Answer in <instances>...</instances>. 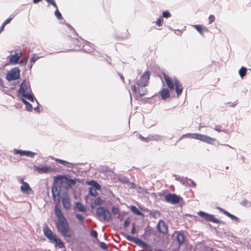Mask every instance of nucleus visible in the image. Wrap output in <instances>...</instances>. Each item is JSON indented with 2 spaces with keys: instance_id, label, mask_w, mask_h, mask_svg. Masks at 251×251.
I'll return each mask as SVG.
<instances>
[{
  "instance_id": "obj_40",
  "label": "nucleus",
  "mask_w": 251,
  "mask_h": 251,
  "mask_svg": "<svg viewBox=\"0 0 251 251\" xmlns=\"http://www.w3.org/2000/svg\"><path fill=\"white\" fill-rule=\"evenodd\" d=\"M13 152L15 154H19L22 156H24V151L15 149L13 150Z\"/></svg>"
},
{
  "instance_id": "obj_31",
  "label": "nucleus",
  "mask_w": 251,
  "mask_h": 251,
  "mask_svg": "<svg viewBox=\"0 0 251 251\" xmlns=\"http://www.w3.org/2000/svg\"><path fill=\"white\" fill-rule=\"evenodd\" d=\"M22 100L23 102V103L25 105V107L27 110L29 111H31L32 110V105L28 102L27 100H26L25 99L22 98Z\"/></svg>"
},
{
  "instance_id": "obj_55",
  "label": "nucleus",
  "mask_w": 251,
  "mask_h": 251,
  "mask_svg": "<svg viewBox=\"0 0 251 251\" xmlns=\"http://www.w3.org/2000/svg\"><path fill=\"white\" fill-rule=\"evenodd\" d=\"M12 19H13V17L8 18L2 24L4 25H6L7 24H8V23H9L10 22V21L12 20Z\"/></svg>"
},
{
  "instance_id": "obj_13",
  "label": "nucleus",
  "mask_w": 251,
  "mask_h": 251,
  "mask_svg": "<svg viewBox=\"0 0 251 251\" xmlns=\"http://www.w3.org/2000/svg\"><path fill=\"white\" fill-rule=\"evenodd\" d=\"M43 232L44 235L50 241L56 235L55 233H53L49 227L46 226L43 228Z\"/></svg>"
},
{
  "instance_id": "obj_59",
  "label": "nucleus",
  "mask_w": 251,
  "mask_h": 251,
  "mask_svg": "<svg viewBox=\"0 0 251 251\" xmlns=\"http://www.w3.org/2000/svg\"><path fill=\"white\" fill-rule=\"evenodd\" d=\"M129 224V221L128 220H126L125 221L124 223V227H126L128 226Z\"/></svg>"
},
{
  "instance_id": "obj_49",
  "label": "nucleus",
  "mask_w": 251,
  "mask_h": 251,
  "mask_svg": "<svg viewBox=\"0 0 251 251\" xmlns=\"http://www.w3.org/2000/svg\"><path fill=\"white\" fill-rule=\"evenodd\" d=\"M46 1L49 3L51 4L55 8H57V6L54 0H46Z\"/></svg>"
},
{
  "instance_id": "obj_46",
  "label": "nucleus",
  "mask_w": 251,
  "mask_h": 251,
  "mask_svg": "<svg viewBox=\"0 0 251 251\" xmlns=\"http://www.w3.org/2000/svg\"><path fill=\"white\" fill-rule=\"evenodd\" d=\"M28 59V56H26L25 58L22 59L20 61V64L22 65H26Z\"/></svg>"
},
{
  "instance_id": "obj_9",
  "label": "nucleus",
  "mask_w": 251,
  "mask_h": 251,
  "mask_svg": "<svg viewBox=\"0 0 251 251\" xmlns=\"http://www.w3.org/2000/svg\"><path fill=\"white\" fill-rule=\"evenodd\" d=\"M19 76V69L18 67H15L7 74L6 78L8 81H10L18 79Z\"/></svg>"
},
{
  "instance_id": "obj_42",
  "label": "nucleus",
  "mask_w": 251,
  "mask_h": 251,
  "mask_svg": "<svg viewBox=\"0 0 251 251\" xmlns=\"http://www.w3.org/2000/svg\"><path fill=\"white\" fill-rule=\"evenodd\" d=\"M163 21V18L161 17H160L156 21L155 23H156V25H158V26H161L162 25Z\"/></svg>"
},
{
  "instance_id": "obj_48",
  "label": "nucleus",
  "mask_w": 251,
  "mask_h": 251,
  "mask_svg": "<svg viewBox=\"0 0 251 251\" xmlns=\"http://www.w3.org/2000/svg\"><path fill=\"white\" fill-rule=\"evenodd\" d=\"M75 217L77 219L80 221H83L84 220L85 217L81 214H77L75 215Z\"/></svg>"
},
{
  "instance_id": "obj_20",
  "label": "nucleus",
  "mask_w": 251,
  "mask_h": 251,
  "mask_svg": "<svg viewBox=\"0 0 251 251\" xmlns=\"http://www.w3.org/2000/svg\"><path fill=\"white\" fill-rule=\"evenodd\" d=\"M174 83L175 86V90L177 95L179 96L182 91V88L179 81L176 78H174Z\"/></svg>"
},
{
  "instance_id": "obj_10",
  "label": "nucleus",
  "mask_w": 251,
  "mask_h": 251,
  "mask_svg": "<svg viewBox=\"0 0 251 251\" xmlns=\"http://www.w3.org/2000/svg\"><path fill=\"white\" fill-rule=\"evenodd\" d=\"M61 191V186L58 184H55L52 185L51 193L52 198L54 201H60L59 195Z\"/></svg>"
},
{
  "instance_id": "obj_12",
  "label": "nucleus",
  "mask_w": 251,
  "mask_h": 251,
  "mask_svg": "<svg viewBox=\"0 0 251 251\" xmlns=\"http://www.w3.org/2000/svg\"><path fill=\"white\" fill-rule=\"evenodd\" d=\"M61 201L62 205L65 209L69 210L71 208V203L70 201L69 197L66 193L64 194L62 197Z\"/></svg>"
},
{
  "instance_id": "obj_24",
  "label": "nucleus",
  "mask_w": 251,
  "mask_h": 251,
  "mask_svg": "<svg viewBox=\"0 0 251 251\" xmlns=\"http://www.w3.org/2000/svg\"><path fill=\"white\" fill-rule=\"evenodd\" d=\"M55 214L58 218V220L65 218L61 209L56 205L54 207Z\"/></svg>"
},
{
  "instance_id": "obj_15",
  "label": "nucleus",
  "mask_w": 251,
  "mask_h": 251,
  "mask_svg": "<svg viewBox=\"0 0 251 251\" xmlns=\"http://www.w3.org/2000/svg\"><path fill=\"white\" fill-rule=\"evenodd\" d=\"M20 189L22 192L24 194L30 195L33 193V190L27 182L23 183V184L20 187Z\"/></svg>"
},
{
  "instance_id": "obj_47",
  "label": "nucleus",
  "mask_w": 251,
  "mask_h": 251,
  "mask_svg": "<svg viewBox=\"0 0 251 251\" xmlns=\"http://www.w3.org/2000/svg\"><path fill=\"white\" fill-rule=\"evenodd\" d=\"M100 248L106 250L107 249V246L104 242H100Z\"/></svg>"
},
{
  "instance_id": "obj_37",
  "label": "nucleus",
  "mask_w": 251,
  "mask_h": 251,
  "mask_svg": "<svg viewBox=\"0 0 251 251\" xmlns=\"http://www.w3.org/2000/svg\"><path fill=\"white\" fill-rule=\"evenodd\" d=\"M213 129L217 131L218 132L222 131L225 133H226V130L225 129H222V126L220 125H216L214 127Z\"/></svg>"
},
{
  "instance_id": "obj_11",
  "label": "nucleus",
  "mask_w": 251,
  "mask_h": 251,
  "mask_svg": "<svg viewBox=\"0 0 251 251\" xmlns=\"http://www.w3.org/2000/svg\"><path fill=\"white\" fill-rule=\"evenodd\" d=\"M33 170L37 171L39 174H47L52 172L53 169L50 166H44L42 167H38L37 166H33Z\"/></svg>"
},
{
  "instance_id": "obj_17",
  "label": "nucleus",
  "mask_w": 251,
  "mask_h": 251,
  "mask_svg": "<svg viewBox=\"0 0 251 251\" xmlns=\"http://www.w3.org/2000/svg\"><path fill=\"white\" fill-rule=\"evenodd\" d=\"M175 234H176L175 240L178 243V246L180 247L183 244L184 236L180 231H175Z\"/></svg>"
},
{
  "instance_id": "obj_50",
  "label": "nucleus",
  "mask_w": 251,
  "mask_h": 251,
  "mask_svg": "<svg viewBox=\"0 0 251 251\" xmlns=\"http://www.w3.org/2000/svg\"><path fill=\"white\" fill-rule=\"evenodd\" d=\"M56 161L59 163L61 164L66 165L67 164H69V163L65 160L60 159H56Z\"/></svg>"
},
{
  "instance_id": "obj_34",
  "label": "nucleus",
  "mask_w": 251,
  "mask_h": 251,
  "mask_svg": "<svg viewBox=\"0 0 251 251\" xmlns=\"http://www.w3.org/2000/svg\"><path fill=\"white\" fill-rule=\"evenodd\" d=\"M247 73V69L244 67H242L239 71V74L241 78L246 75Z\"/></svg>"
},
{
  "instance_id": "obj_51",
  "label": "nucleus",
  "mask_w": 251,
  "mask_h": 251,
  "mask_svg": "<svg viewBox=\"0 0 251 251\" xmlns=\"http://www.w3.org/2000/svg\"><path fill=\"white\" fill-rule=\"evenodd\" d=\"M94 203L96 205H100L101 203V199L100 197L96 198L94 201Z\"/></svg>"
},
{
  "instance_id": "obj_4",
  "label": "nucleus",
  "mask_w": 251,
  "mask_h": 251,
  "mask_svg": "<svg viewBox=\"0 0 251 251\" xmlns=\"http://www.w3.org/2000/svg\"><path fill=\"white\" fill-rule=\"evenodd\" d=\"M121 234L124 236L127 240L134 243L143 249H148L150 248V246L146 242H143L138 238L132 237L125 232H121Z\"/></svg>"
},
{
  "instance_id": "obj_25",
  "label": "nucleus",
  "mask_w": 251,
  "mask_h": 251,
  "mask_svg": "<svg viewBox=\"0 0 251 251\" xmlns=\"http://www.w3.org/2000/svg\"><path fill=\"white\" fill-rule=\"evenodd\" d=\"M22 96L27 99L28 100H30L31 102H33L34 100H35L34 96L32 92V91H31V92H28L25 94H24V95H22Z\"/></svg>"
},
{
  "instance_id": "obj_39",
  "label": "nucleus",
  "mask_w": 251,
  "mask_h": 251,
  "mask_svg": "<svg viewBox=\"0 0 251 251\" xmlns=\"http://www.w3.org/2000/svg\"><path fill=\"white\" fill-rule=\"evenodd\" d=\"M240 204L244 206L249 207L251 206V203L247 200H244L240 202Z\"/></svg>"
},
{
  "instance_id": "obj_38",
  "label": "nucleus",
  "mask_w": 251,
  "mask_h": 251,
  "mask_svg": "<svg viewBox=\"0 0 251 251\" xmlns=\"http://www.w3.org/2000/svg\"><path fill=\"white\" fill-rule=\"evenodd\" d=\"M56 9L55 10V11L54 12L55 16H56L57 19H58V20L62 19L63 17H62V16L61 13L59 11V10H58L57 8H56Z\"/></svg>"
},
{
  "instance_id": "obj_28",
  "label": "nucleus",
  "mask_w": 251,
  "mask_h": 251,
  "mask_svg": "<svg viewBox=\"0 0 251 251\" xmlns=\"http://www.w3.org/2000/svg\"><path fill=\"white\" fill-rule=\"evenodd\" d=\"M150 138L151 141H161L163 139V136L158 134H151Z\"/></svg>"
},
{
  "instance_id": "obj_36",
  "label": "nucleus",
  "mask_w": 251,
  "mask_h": 251,
  "mask_svg": "<svg viewBox=\"0 0 251 251\" xmlns=\"http://www.w3.org/2000/svg\"><path fill=\"white\" fill-rule=\"evenodd\" d=\"M97 189H94L92 187H90L89 188V194L92 196H97L98 195V192L96 191Z\"/></svg>"
},
{
  "instance_id": "obj_52",
  "label": "nucleus",
  "mask_w": 251,
  "mask_h": 251,
  "mask_svg": "<svg viewBox=\"0 0 251 251\" xmlns=\"http://www.w3.org/2000/svg\"><path fill=\"white\" fill-rule=\"evenodd\" d=\"M90 234L94 238H97L98 237V232L96 230H91L90 231Z\"/></svg>"
},
{
  "instance_id": "obj_7",
  "label": "nucleus",
  "mask_w": 251,
  "mask_h": 251,
  "mask_svg": "<svg viewBox=\"0 0 251 251\" xmlns=\"http://www.w3.org/2000/svg\"><path fill=\"white\" fill-rule=\"evenodd\" d=\"M31 89L29 82L26 79H24L20 86L18 94L22 95L26 93L31 92Z\"/></svg>"
},
{
  "instance_id": "obj_27",
  "label": "nucleus",
  "mask_w": 251,
  "mask_h": 251,
  "mask_svg": "<svg viewBox=\"0 0 251 251\" xmlns=\"http://www.w3.org/2000/svg\"><path fill=\"white\" fill-rule=\"evenodd\" d=\"M75 207L80 212H85L86 211V208L80 202H75Z\"/></svg>"
},
{
  "instance_id": "obj_18",
  "label": "nucleus",
  "mask_w": 251,
  "mask_h": 251,
  "mask_svg": "<svg viewBox=\"0 0 251 251\" xmlns=\"http://www.w3.org/2000/svg\"><path fill=\"white\" fill-rule=\"evenodd\" d=\"M164 77L168 87L170 89V90H174L175 88L174 79H173L165 74H164Z\"/></svg>"
},
{
  "instance_id": "obj_30",
  "label": "nucleus",
  "mask_w": 251,
  "mask_h": 251,
  "mask_svg": "<svg viewBox=\"0 0 251 251\" xmlns=\"http://www.w3.org/2000/svg\"><path fill=\"white\" fill-rule=\"evenodd\" d=\"M189 178L184 177L176 176V179L179 180L183 185H187L188 183V180Z\"/></svg>"
},
{
  "instance_id": "obj_43",
  "label": "nucleus",
  "mask_w": 251,
  "mask_h": 251,
  "mask_svg": "<svg viewBox=\"0 0 251 251\" xmlns=\"http://www.w3.org/2000/svg\"><path fill=\"white\" fill-rule=\"evenodd\" d=\"M162 16L164 18H168L170 17H171V14L168 11L166 10V11L163 12Z\"/></svg>"
},
{
  "instance_id": "obj_32",
  "label": "nucleus",
  "mask_w": 251,
  "mask_h": 251,
  "mask_svg": "<svg viewBox=\"0 0 251 251\" xmlns=\"http://www.w3.org/2000/svg\"><path fill=\"white\" fill-rule=\"evenodd\" d=\"M42 56H39L36 53H34L32 55L30 59V63H34L38 59L41 58Z\"/></svg>"
},
{
  "instance_id": "obj_22",
  "label": "nucleus",
  "mask_w": 251,
  "mask_h": 251,
  "mask_svg": "<svg viewBox=\"0 0 251 251\" xmlns=\"http://www.w3.org/2000/svg\"><path fill=\"white\" fill-rule=\"evenodd\" d=\"M64 179L65 180V181H62V183H65V186L67 188H71L73 185H75V179H73L72 178H68L67 177H64Z\"/></svg>"
},
{
  "instance_id": "obj_54",
  "label": "nucleus",
  "mask_w": 251,
  "mask_h": 251,
  "mask_svg": "<svg viewBox=\"0 0 251 251\" xmlns=\"http://www.w3.org/2000/svg\"><path fill=\"white\" fill-rule=\"evenodd\" d=\"M159 214V212L157 211H152V212H151L150 213V215L154 217V218H156V216L157 215H158Z\"/></svg>"
},
{
  "instance_id": "obj_56",
  "label": "nucleus",
  "mask_w": 251,
  "mask_h": 251,
  "mask_svg": "<svg viewBox=\"0 0 251 251\" xmlns=\"http://www.w3.org/2000/svg\"><path fill=\"white\" fill-rule=\"evenodd\" d=\"M35 100H36V102L37 103L38 105L36 107H34V109L36 112H40L39 107V102H38V101H37V100L36 99H35Z\"/></svg>"
},
{
  "instance_id": "obj_60",
  "label": "nucleus",
  "mask_w": 251,
  "mask_h": 251,
  "mask_svg": "<svg viewBox=\"0 0 251 251\" xmlns=\"http://www.w3.org/2000/svg\"><path fill=\"white\" fill-rule=\"evenodd\" d=\"M150 141H151V139L150 138V135H149L147 137L145 138L143 141L146 142H149Z\"/></svg>"
},
{
  "instance_id": "obj_5",
  "label": "nucleus",
  "mask_w": 251,
  "mask_h": 251,
  "mask_svg": "<svg viewBox=\"0 0 251 251\" xmlns=\"http://www.w3.org/2000/svg\"><path fill=\"white\" fill-rule=\"evenodd\" d=\"M96 214L99 217H102L104 221L108 222L111 219L110 211L104 207H98L96 209Z\"/></svg>"
},
{
  "instance_id": "obj_53",
  "label": "nucleus",
  "mask_w": 251,
  "mask_h": 251,
  "mask_svg": "<svg viewBox=\"0 0 251 251\" xmlns=\"http://www.w3.org/2000/svg\"><path fill=\"white\" fill-rule=\"evenodd\" d=\"M208 20H209V23L208 24H211L215 20V17L214 15H210L209 16V18H208Z\"/></svg>"
},
{
  "instance_id": "obj_41",
  "label": "nucleus",
  "mask_w": 251,
  "mask_h": 251,
  "mask_svg": "<svg viewBox=\"0 0 251 251\" xmlns=\"http://www.w3.org/2000/svg\"><path fill=\"white\" fill-rule=\"evenodd\" d=\"M193 26L200 34H202V26L200 25H194Z\"/></svg>"
},
{
  "instance_id": "obj_29",
  "label": "nucleus",
  "mask_w": 251,
  "mask_h": 251,
  "mask_svg": "<svg viewBox=\"0 0 251 251\" xmlns=\"http://www.w3.org/2000/svg\"><path fill=\"white\" fill-rule=\"evenodd\" d=\"M130 210L131 211L134 213L135 214L138 215V216H142L143 215V214L138 209V208L134 205H132L130 207Z\"/></svg>"
},
{
  "instance_id": "obj_21",
  "label": "nucleus",
  "mask_w": 251,
  "mask_h": 251,
  "mask_svg": "<svg viewBox=\"0 0 251 251\" xmlns=\"http://www.w3.org/2000/svg\"><path fill=\"white\" fill-rule=\"evenodd\" d=\"M159 94L160 95L162 99L163 100H165L170 97V91L167 88H163L162 89H161L159 91Z\"/></svg>"
},
{
  "instance_id": "obj_2",
  "label": "nucleus",
  "mask_w": 251,
  "mask_h": 251,
  "mask_svg": "<svg viewBox=\"0 0 251 251\" xmlns=\"http://www.w3.org/2000/svg\"><path fill=\"white\" fill-rule=\"evenodd\" d=\"M184 137H187L189 138H192L197 140H199L206 143L213 145L216 141V139L214 138H212L210 136H208L206 135H203L200 133H188L182 135L178 139V141L177 143L180 140L183 139Z\"/></svg>"
},
{
  "instance_id": "obj_44",
  "label": "nucleus",
  "mask_w": 251,
  "mask_h": 251,
  "mask_svg": "<svg viewBox=\"0 0 251 251\" xmlns=\"http://www.w3.org/2000/svg\"><path fill=\"white\" fill-rule=\"evenodd\" d=\"M112 212L114 215H119V209L116 207H113L112 208Z\"/></svg>"
},
{
  "instance_id": "obj_45",
  "label": "nucleus",
  "mask_w": 251,
  "mask_h": 251,
  "mask_svg": "<svg viewBox=\"0 0 251 251\" xmlns=\"http://www.w3.org/2000/svg\"><path fill=\"white\" fill-rule=\"evenodd\" d=\"M187 185H188L189 186H192L193 187H196V184L195 183V182L190 178L189 179L188 183H187Z\"/></svg>"
},
{
  "instance_id": "obj_6",
  "label": "nucleus",
  "mask_w": 251,
  "mask_h": 251,
  "mask_svg": "<svg viewBox=\"0 0 251 251\" xmlns=\"http://www.w3.org/2000/svg\"><path fill=\"white\" fill-rule=\"evenodd\" d=\"M181 199L180 197L175 194L169 193L164 196V201L172 204L178 203Z\"/></svg>"
},
{
  "instance_id": "obj_57",
  "label": "nucleus",
  "mask_w": 251,
  "mask_h": 251,
  "mask_svg": "<svg viewBox=\"0 0 251 251\" xmlns=\"http://www.w3.org/2000/svg\"><path fill=\"white\" fill-rule=\"evenodd\" d=\"M131 233L132 234H135L136 233V228L134 224H133V226L131 230Z\"/></svg>"
},
{
  "instance_id": "obj_61",
  "label": "nucleus",
  "mask_w": 251,
  "mask_h": 251,
  "mask_svg": "<svg viewBox=\"0 0 251 251\" xmlns=\"http://www.w3.org/2000/svg\"><path fill=\"white\" fill-rule=\"evenodd\" d=\"M118 75H119L120 76V78L121 79V80H122L123 82V83H125V78H124V75L121 74H120V73H118Z\"/></svg>"
},
{
  "instance_id": "obj_1",
  "label": "nucleus",
  "mask_w": 251,
  "mask_h": 251,
  "mask_svg": "<svg viewBox=\"0 0 251 251\" xmlns=\"http://www.w3.org/2000/svg\"><path fill=\"white\" fill-rule=\"evenodd\" d=\"M150 78V73L146 72L141 76L137 82V86L134 85L131 86V90L135 93H137L140 97L146 95L147 90L145 87L147 85Z\"/></svg>"
},
{
  "instance_id": "obj_3",
  "label": "nucleus",
  "mask_w": 251,
  "mask_h": 251,
  "mask_svg": "<svg viewBox=\"0 0 251 251\" xmlns=\"http://www.w3.org/2000/svg\"><path fill=\"white\" fill-rule=\"evenodd\" d=\"M56 226L58 231L61 233L62 236L68 238L71 237L69 224L65 218L58 220L56 223Z\"/></svg>"
},
{
  "instance_id": "obj_19",
  "label": "nucleus",
  "mask_w": 251,
  "mask_h": 251,
  "mask_svg": "<svg viewBox=\"0 0 251 251\" xmlns=\"http://www.w3.org/2000/svg\"><path fill=\"white\" fill-rule=\"evenodd\" d=\"M22 55V52L16 53L10 57V63L13 64H17L19 60L20 59Z\"/></svg>"
},
{
  "instance_id": "obj_62",
  "label": "nucleus",
  "mask_w": 251,
  "mask_h": 251,
  "mask_svg": "<svg viewBox=\"0 0 251 251\" xmlns=\"http://www.w3.org/2000/svg\"><path fill=\"white\" fill-rule=\"evenodd\" d=\"M232 220L236 221L237 223H239L241 222L240 219L236 216H235Z\"/></svg>"
},
{
  "instance_id": "obj_64",
  "label": "nucleus",
  "mask_w": 251,
  "mask_h": 251,
  "mask_svg": "<svg viewBox=\"0 0 251 251\" xmlns=\"http://www.w3.org/2000/svg\"><path fill=\"white\" fill-rule=\"evenodd\" d=\"M202 31L207 32L208 31V29H207V28L206 27L203 26V27H202Z\"/></svg>"
},
{
  "instance_id": "obj_63",
  "label": "nucleus",
  "mask_w": 251,
  "mask_h": 251,
  "mask_svg": "<svg viewBox=\"0 0 251 251\" xmlns=\"http://www.w3.org/2000/svg\"><path fill=\"white\" fill-rule=\"evenodd\" d=\"M175 33L177 35H181L182 32L180 30H175Z\"/></svg>"
},
{
  "instance_id": "obj_26",
  "label": "nucleus",
  "mask_w": 251,
  "mask_h": 251,
  "mask_svg": "<svg viewBox=\"0 0 251 251\" xmlns=\"http://www.w3.org/2000/svg\"><path fill=\"white\" fill-rule=\"evenodd\" d=\"M87 183L92 186V187H94V189H96L98 190H99L101 189L100 185L95 180H92L90 181L87 182Z\"/></svg>"
},
{
  "instance_id": "obj_14",
  "label": "nucleus",
  "mask_w": 251,
  "mask_h": 251,
  "mask_svg": "<svg viewBox=\"0 0 251 251\" xmlns=\"http://www.w3.org/2000/svg\"><path fill=\"white\" fill-rule=\"evenodd\" d=\"M50 242L54 244L55 247H58L59 249L65 248L64 243L57 237V235L50 241Z\"/></svg>"
},
{
  "instance_id": "obj_33",
  "label": "nucleus",
  "mask_w": 251,
  "mask_h": 251,
  "mask_svg": "<svg viewBox=\"0 0 251 251\" xmlns=\"http://www.w3.org/2000/svg\"><path fill=\"white\" fill-rule=\"evenodd\" d=\"M219 209L221 211H222L224 214H225L226 216H227V217L230 218L231 220H233V218H234V217L235 216L233 215V214L230 213L228 211H227L224 209H223L221 208H219Z\"/></svg>"
},
{
  "instance_id": "obj_35",
  "label": "nucleus",
  "mask_w": 251,
  "mask_h": 251,
  "mask_svg": "<svg viewBox=\"0 0 251 251\" xmlns=\"http://www.w3.org/2000/svg\"><path fill=\"white\" fill-rule=\"evenodd\" d=\"M36 153L29 151H24V156H26L30 157H33Z\"/></svg>"
},
{
  "instance_id": "obj_16",
  "label": "nucleus",
  "mask_w": 251,
  "mask_h": 251,
  "mask_svg": "<svg viewBox=\"0 0 251 251\" xmlns=\"http://www.w3.org/2000/svg\"><path fill=\"white\" fill-rule=\"evenodd\" d=\"M157 228L158 231L163 234H165L168 233V227L162 220H160L159 221L157 224Z\"/></svg>"
},
{
  "instance_id": "obj_8",
  "label": "nucleus",
  "mask_w": 251,
  "mask_h": 251,
  "mask_svg": "<svg viewBox=\"0 0 251 251\" xmlns=\"http://www.w3.org/2000/svg\"><path fill=\"white\" fill-rule=\"evenodd\" d=\"M198 214L201 218L205 219L207 221L211 222L215 224H219L220 223V221L215 218L213 215L209 214L201 211H199Z\"/></svg>"
},
{
  "instance_id": "obj_58",
  "label": "nucleus",
  "mask_w": 251,
  "mask_h": 251,
  "mask_svg": "<svg viewBox=\"0 0 251 251\" xmlns=\"http://www.w3.org/2000/svg\"><path fill=\"white\" fill-rule=\"evenodd\" d=\"M121 182L124 183H127L128 182V180L126 177H123L120 180Z\"/></svg>"
},
{
  "instance_id": "obj_23",
  "label": "nucleus",
  "mask_w": 251,
  "mask_h": 251,
  "mask_svg": "<svg viewBox=\"0 0 251 251\" xmlns=\"http://www.w3.org/2000/svg\"><path fill=\"white\" fill-rule=\"evenodd\" d=\"M83 50L87 52H91L94 50L93 45L89 42H86L83 46Z\"/></svg>"
}]
</instances>
